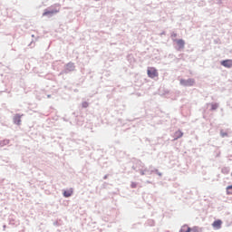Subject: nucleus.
Returning <instances> with one entry per match:
<instances>
[{
    "label": "nucleus",
    "mask_w": 232,
    "mask_h": 232,
    "mask_svg": "<svg viewBox=\"0 0 232 232\" xmlns=\"http://www.w3.org/2000/svg\"><path fill=\"white\" fill-rule=\"evenodd\" d=\"M147 74L151 79H154L159 76V72H158L157 69L154 67L148 68Z\"/></svg>",
    "instance_id": "1"
},
{
    "label": "nucleus",
    "mask_w": 232,
    "mask_h": 232,
    "mask_svg": "<svg viewBox=\"0 0 232 232\" xmlns=\"http://www.w3.org/2000/svg\"><path fill=\"white\" fill-rule=\"evenodd\" d=\"M180 84L183 85V86H186V87H190V86H193L195 84V80H193V79H188L187 81L181 80Z\"/></svg>",
    "instance_id": "2"
},
{
    "label": "nucleus",
    "mask_w": 232,
    "mask_h": 232,
    "mask_svg": "<svg viewBox=\"0 0 232 232\" xmlns=\"http://www.w3.org/2000/svg\"><path fill=\"white\" fill-rule=\"evenodd\" d=\"M177 46L179 50L184 49V45H186V42H184L183 39H178L176 40Z\"/></svg>",
    "instance_id": "3"
},
{
    "label": "nucleus",
    "mask_w": 232,
    "mask_h": 232,
    "mask_svg": "<svg viewBox=\"0 0 232 232\" xmlns=\"http://www.w3.org/2000/svg\"><path fill=\"white\" fill-rule=\"evenodd\" d=\"M221 64L226 68H231L232 67V60H224L221 62Z\"/></svg>",
    "instance_id": "4"
},
{
    "label": "nucleus",
    "mask_w": 232,
    "mask_h": 232,
    "mask_svg": "<svg viewBox=\"0 0 232 232\" xmlns=\"http://www.w3.org/2000/svg\"><path fill=\"white\" fill-rule=\"evenodd\" d=\"M222 221L220 219L216 220L214 223H212V227L216 229L221 228Z\"/></svg>",
    "instance_id": "5"
},
{
    "label": "nucleus",
    "mask_w": 232,
    "mask_h": 232,
    "mask_svg": "<svg viewBox=\"0 0 232 232\" xmlns=\"http://www.w3.org/2000/svg\"><path fill=\"white\" fill-rule=\"evenodd\" d=\"M192 231V228L189 227L188 225H183L180 229H179V232H191Z\"/></svg>",
    "instance_id": "6"
},
{
    "label": "nucleus",
    "mask_w": 232,
    "mask_h": 232,
    "mask_svg": "<svg viewBox=\"0 0 232 232\" xmlns=\"http://www.w3.org/2000/svg\"><path fill=\"white\" fill-rule=\"evenodd\" d=\"M56 13H57V11H54V10L49 11V10L45 9L43 13V16L53 15V14H56Z\"/></svg>",
    "instance_id": "7"
},
{
    "label": "nucleus",
    "mask_w": 232,
    "mask_h": 232,
    "mask_svg": "<svg viewBox=\"0 0 232 232\" xmlns=\"http://www.w3.org/2000/svg\"><path fill=\"white\" fill-rule=\"evenodd\" d=\"M73 190L72 188H70L69 190H64L63 192V196L65 198H70L72 195Z\"/></svg>",
    "instance_id": "8"
},
{
    "label": "nucleus",
    "mask_w": 232,
    "mask_h": 232,
    "mask_svg": "<svg viewBox=\"0 0 232 232\" xmlns=\"http://www.w3.org/2000/svg\"><path fill=\"white\" fill-rule=\"evenodd\" d=\"M14 123H16L17 125L21 124V116L20 115H15Z\"/></svg>",
    "instance_id": "9"
},
{
    "label": "nucleus",
    "mask_w": 232,
    "mask_h": 232,
    "mask_svg": "<svg viewBox=\"0 0 232 232\" xmlns=\"http://www.w3.org/2000/svg\"><path fill=\"white\" fill-rule=\"evenodd\" d=\"M227 195H232V185L231 186H228L227 188Z\"/></svg>",
    "instance_id": "10"
},
{
    "label": "nucleus",
    "mask_w": 232,
    "mask_h": 232,
    "mask_svg": "<svg viewBox=\"0 0 232 232\" xmlns=\"http://www.w3.org/2000/svg\"><path fill=\"white\" fill-rule=\"evenodd\" d=\"M175 135H176L177 139H179V138H181L184 134H183L181 131L178 130V131L175 133Z\"/></svg>",
    "instance_id": "11"
},
{
    "label": "nucleus",
    "mask_w": 232,
    "mask_h": 232,
    "mask_svg": "<svg viewBox=\"0 0 232 232\" xmlns=\"http://www.w3.org/2000/svg\"><path fill=\"white\" fill-rule=\"evenodd\" d=\"M218 108V105L217 103L212 104V111H216Z\"/></svg>",
    "instance_id": "12"
},
{
    "label": "nucleus",
    "mask_w": 232,
    "mask_h": 232,
    "mask_svg": "<svg viewBox=\"0 0 232 232\" xmlns=\"http://www.w3.org/2000/svg\"><path fill=\"white\" fill-rule=\"evenodd\" d=\"M231 176H232V172H231Z\"/></svg>",
    "instance_id": "13"
}]
</instances>
